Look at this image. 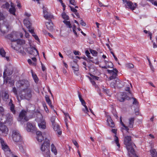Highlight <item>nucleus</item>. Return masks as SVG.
<instances>
[{"label": "nucleus", "mask_w": 157, "mask_h": 157, "mask_svg": "<svg viewBox=\"0 0 157 157\" xmlns=\"http://www.w3.org/2000/svg\"><path fill=\"white\" fill-rule=\"evenodd\" d=\"M29 85V82L27 80H22L20 81L17 83V86L20 88L22 87H26L19 94L21 99H26L29 100L32 96L31 90L28 88Z\"/></svg>", "instance_id": "1"}, {"label": "nucleus", "mask_w": 157, "mask_h": 157, "mask_svg": "<svg viewBox=\"0 0 157 157\" xmlns=\"http://www.w3.org/2000/svg\"><path fill=\"white\" fill-rule=\"evenodd\" d=\"M50 144L49 140L45 139L43 144L41 146V150L42 151L44 152L43 154L46 157H50Z\"/></svg>", "instance_id": "2"}, {"label": "nucleus", "mask_w": 157, "mask_h": 157, "mask_svg": "<svg viewBox=\"0 0 157 157\" xmlns=\"http://www.w3.org/2000/svg\"><path fill=\"white\" fill-rule=\"evenodd\" d=\"M13 73V68L11 66H9L7 67L3 73L4 83H7L8 76L12 75Z\"/></svg>", "instance_id": "3"}, {"label": "nucleus", "mask_w": 157, "mask_h": 157, "mask_svg": "<svg viewBox=\"0 0 157 157\" xmlns=\"http://www.w3.org/2000/svg\"><path fill=\"white\" fill-rule=\"evenodd\" d=\"M12 137L13 140L16 142H20L22 140V137L17 130L13 131Z\"/></svg>", "instance_id": "4"}, {"label": "nucleus", "mask_w": 157, "mask_h": 157, "mask_svg": "<svg viewBox=\"0 0 157 157\" xmlns=\"http://www.w3.org/2000/svg\"><path fill=\"white\" fill-rule=\"evenodd\" d=\"M27 112L24 110H22L20 113L17 119L18 121L21 122H25L29 120L28 117L26 116Z\"/></svg>", "instance_id": "5"}, {"label": "nucleus", "mask_w": 157, "mask_h": 157, "mask_svg": "<svg viewBox=\"0 0 157 157\" xmlns=\"http://www.w3.org/2000/svg\"><path fill=\"white\" fill-rule=\"evenodd\" d=\"M8 129L4 124L0 123V135L5 136L8 133Z\"/></svg>", "instance_id": "6"}, {"label": "nucleus", "mask_w": 157, "mask_h": 157, "mask_svg": "<svg viewBox=\"0 0 157 157\" xmlns=\"http://www.w3.org/2000/svg\"><path fill=\"white\" fill-rule=\"evenodd\" d=\"M27 52L30 55H33V56H35L39 54L38 51L37 49L31 46L30 47L26 48Z\"/></svg>", "instance_id": "7"}, {"label": "nucleus", "mask_w": 157, "mask_h": 157, "mask_svg": "<svg viewBox=\"0 0 157 157\" xmlns=\"http://www.w3.org/2000/svg\"><path fill=\"white\" fill-rule=\"evenodd\" d=\"M107 71L110 74V75H111L109 78V80H111L113 79L117 78V76L118 71L116 69H113L112 70H107Z\"/></svg>", "instance_id": "8"}, {"label": "nucleus", "mask_w": 157, "mask_h": 157, "mask_svg": "<svg viewBox=\"0 0 157 157\" xmlns=\"http://www.w3.org/2000/svg\"><path fill=\"white\" fill-rule=\"evenodd\" d=\"M137 5L136 3H135L134 4L131 1H129L127 3V4H125V6L126 8L130 9L133 10L137 6Z\"/></svg>", "instance_id": "9"}, {"label": "nucleus", "mask_w": 157, "mask_h": 157, "mask_svg": "<svg viewBox=\"0 0 157 157\" xmlns=\"http://www.w3.org/2000/svg\"><path fill=\"white\" fill-rule=\"evenodd\" d=\"M124 143L126 146L133 144V143L131 141V137L128 136H125L124 138Z\"/></svg>", "instance_id": "10"}, {"label": "nucleus", "mask_w": 157, "mask_h": 157, "mask_svg": "<svg viewBox=\"0 0 157 157\" xmlns=\"http://www.w3.org/2000/svg\"><path fill=\"white\" fill-rule=\"evenodd\" d=\"M52 127L55 131L57 132L59 135H60L61 134L62 131L60 130V128L58 123L52 125Z\"/></svg>", "instance_id": "11"}, {"label": "nucleus", "mask_w": 157, "mask_h": 157, "mask_svg": "<svg viewBox=\"0 0 157 157\" xmlns=\"http://www.w3.org/2000/svg\"><path fill=\"white\" fill-rule=\"evenodd\" d=\"M12 100L11 99H10V101L8 105L11 111L14 114L16 113V110L15 109V106L12 103Z\"/></svg>", "instance_id": "12"}, {"label": "nucleus", "mask_w": 157, "mask_h": 157, "mask_svg": "<svg viewBox=\"0 0 157 157\" xmlns=\"http://www.w3.org/2000/svg\"><path fill=\"white\" fill-rule=\"evenodd\" d=\"M9 25H2L0 27V30L2 33L4 34L7 33L9 31Z\"/></svg>", "instance_id": "13"}, {"label": "nucleus", "mask_w": 157, "mask_h": 157, "mask_svg": "<svg viewBox=\"0 0 157 157\" xmlns=\"http://www.w3.org/2000/svg\"><path fill=\"white\" fill-rule=\"evenodd\" d=\"M0 140L2 148L3 150H4L5 151H8L9 152H10V150L8 147V146L4 143V141L1 138L0 139Z\"/></svg>", "instance_id": "14"}, {"label": "nucleus", "mask_w": 157, "mask_h": 157, "mask_svg": "<svg viewBox=\"0 0 157 157\" xmlns=\"http://www.w3.org/2000/svg\"><path fill=\"white\" fill-rule=\"evenodd\" d=\"M19 34V32H13L11 34L8 35V37L10 40V39H14L15 38L16 40H17V38H18Z\"/></svg>", "instance_id": "15"}, {"label": "nucleus", "mask_w": 157, "mask_h": 157, "mask_svg": "<svg viewBox=\"0 0 157 157\" xmlns=\"http://www.w3.org/2000/svg\"><path fill=\"white\" fill-rule=\"evenodd\" d=\"M107 122L108 125L112 128H114L115 126V124L114 122L112 120L111 117L109 116H107Z\"/></svg>", "instance_id": "16"}, {"label": "nucleus", "mask_w": 157, "mask_h": 157, "mask_svg": "<svg viewBox=\"0 0 157 157\" xmlns=\"http://www.w3.org/2000/svg\"><path fill=\"white\" fill-rule=\"evenodd\" d=\"M43 13L44 14V17L46 19H51L53 18V16L51 15L49 13L47 12L46 10L44 9Z\"/></svg>", "instance_id": "17"}, {"label": "nucleus", "mask_w": 157, "mask_h": 157, "mask_svg": "<svg viewBox=\"0 0 157 157\" xmlns=\"http://www.w3.org/2000/svg\"><path fill=\"white\" fill-rule=\"evenodd\" d=\"M46 26L47 29L50 31H52L53 29V23L51 20H49L46 23Z\"/></svg>", "instance_id": "18"}, {"label": "nucleus", "mask_w": 157, "mask_h": 157, "mask_svg": "<svg viewBox=\"0 0 157 157\" xmlns=\"http://www.w3.org/2000/svg\"><path fill=\"white\" fill-rule=\"evenodd\" d=\"M37 135L36 139L39 142H41L44 139L42 135L41 132L40 131H38L36 132Z\"/></svg>", "instance_id": "19"}, {"label": "nucleus", "mask_w": 157, "mask_h": 157, "mask_svg": "<svg viewBox=\"0 0 157 157\" xmlns=\"http://www.w3.org/2000/svg\"><path fill=\"white\" fill-rule=\"evenodd\" d=\"M135 146V145L133 144H132L126 146V147L128 151L131 152L132 154H134V150L133 148V146Z\"/></svg>", "instance_id": "20"}, {"label": "nucleus", "mask_w": 157, "mask_h": 157, "mask_svg": "<svg viewBox=\"0 0 157 157\" xmlns=\"http://www.w3.org/2000/svg\"><path fill=\"white\" fill-rule=\"evenodd\" d=\"M45 98L46 102L48 103L49 105L50 106L52 109H53L55 113H56V111L54 109V107L51 104V101L49 98V96L47 95H46L45 96Z\"/></svg>", "instance_id": "21"}, {"label": "nucleus", "mask_w": 157, "mask_h": 157, "mask_svg": "<svg viewBox=\"0 0 157 157\" xmlns=\"http://www.w3.org/2000/svg\"><path fill=\"white\" fill-rule=\"evenodd\" d=\"M116 87L118 88H121L124 86V85L121 81H120L119 79L117 78L115 80Z\"/></svg>", "instance_id": "22"}, {"label": "nucleus", "mask_w": 157, "mask_h": 157, "mask_svg": "<svg viewBox=\"0 0 157 157\" xmlns=\"http://www.w3.org/2000/svg\"><path fill=\"white\" fill-rule=\"evenodd\" d=\"M10 40L11 41L16 42L17 44L20 45L25 44V41L24 40H22L19 39H18L17 40H16V38L14 39H10Z\"/></svg>", "instance_id": "23"}, {"label": "nucleus", "mask_w": 157, "mask_h": 157, "mask_svg": "<svg viewBox=\"0 0 157 157\" xmlns=\"http://www.w3.org/2000/svg\"><path fill=\"white\" fill-rule=\"evenodd\" d=\"M135 118L134 117H131L128 119V127L129 128H132L133 126Z\"/></svg>", "instance_id": "24"}, {"label": "nucleus", "mask_w": 157, "mask_h": 157, "mask_svg": "<svg viewBox=\"0 0 157 157\" xmlns=\"http://www.w3.org/2000/svg\"><path fill=\"white\" fill-rule=\"evenodd\" d=\"M27 130L30 132L31 130H33L34 129L35 126L33 125L31 123L28 122L27 124Z\"/></svg>", "instance_id": "25"}, {"label": "nucleus", "mask_w": 157, "mask_h": 157, "mask_svg": "<svg viewBox=\"0 0 157 157\" xmlns=\"http://www.w3.org/2000/svg\"><path fill=\"white\" fill-rule=\"evenodd\" d=\"M118 99L120 101L123 102L124 101L125 99L129 100L130 98L128 96H125L124 93H123V95L121 97H119Z\"/></svg>", "instance_id": "26"}, {"label": "nucleus", "mask_w": 157, "mask_h": 157, "mask_svg": "<svg viewBox=\"0 0 157 157\" xmlns=\"http://www.w3.org/2000/svg\"><path fill=\"white\" fill-rule=\"evenodd\" d=\"M38 125L40 128L44 129L46 128L45 122L44 120H42L40 123H39Z\"/></svg>", "instance_id": "27"}, {"label": "nucleus", "mask_w": 157, "mask_h": 157, "mask_svg": "<svg viewBox=\"0 0 157 157\" xmlns=\"http://www.w3.org/2000/svg\"><path fill=\"white\" fill-rule=\"evenodd\" d=\"M51 121L52 125L56 123H58V122H59L58 119L55 116H53L51 118Z\"/></svg>", "instance_id": "28"}, {"label": "nucleus", "mask_w": 157, "mask_h": 157, "mask_svg": "<svg viewBox=\"0 0 157 157\" xmlns=\"http://www.w3.org/2000/svg\"><path fill=\"white\" fill-rule=\"evenodd\" d=\"M24 23L27 28H29V27L32 26L31 23L27 19H25L24 20Z\"/></svg>", "instance_id": "29"}, {"label": "nucleus", "mask_w": 157, "mask_h": 157, "mask_svg": "<svg viewBox=\"0 0 157 157\" xmlns=\"http://www.w3.org/2000/svg\"><path fill=\"white\" fill-rule=\"evenodd\" d=\"M7 121L11 122L13 120L12 115L10 113H7L6 115Z\"/></svg>", "instance_id": "30"}, {"label": "nucleus", "mask_w": 157, "mask_h": 157, "mask_svg": "<svg viewBox=\"0 0 157 157\" xmlns=\"http://www.w3.org/2000/svg\"><path fill=\"white\" fill-rule=\"evenodd\" d=\"M16 10L15 7L10 8L9 10V12L10 14L15 15Z\"/></svg>", "instance_id": "31"}, {"label": "nucleus", "mask_w": 157, "mask_h": 157, "mask_svg": "<svg viewBox=\"0 0 157 157\" xmlns=\"http://www.w3.org/2000/svg\"><path fill=\"white\" fill-rule=\"evenodd\" d=\"M51 151L54 153V154L56 155L57 154V151L56 149V147L54 146V145L53 144H52L51 145Z\"/></svg>", "instance_id": "32"}, {"label": "nucleus", "mask_w": 157, "mask_h": 157, "mask_svg": "<svg viewBox=\"0 0 157 157\" xmlns=\"http://www.w3.org/2000/svg\"><path fill=\"white\" fill-rule=\"evenodd\" d=\"M150 152L152 156H156L157 155V152L155 149H151L150 150Z\"/></svg>", "instance_id": "33"}, {"label": "nucleus", "mask_w": 157, "mask_h": 157, "mask_svg": "<svg viewBox=\"0 0 157 157\" xmlns=\"http://www.w3.org/2000/svg\"><path fill=\"white\" fill-rule=\"evenodd\" d=\"M86 104H84L82 105L85 108H83L82 110L85 113H87L89 112V111L88 107L86 105Z\"/></svg>", "instance_id": "34"}, {"label": "nucleus", "mask_w": 157, "mask_h": 157, "mask_svg": "<svg viewBox=\"0 0 157 157\" xmlns=\"http://www.w3.org/2000/svg\"><path fill=\"white\" fill-rule=\"evenodd\" d=\"M72 68L73 70L75 71H77L79 70V66L77 64H75L74 66H72Z\"/></svg>", "instance_id": "35"}, {"label": "nucleus", "mask_w": 157, "mask_h": 157, "mask_svg": "<svg viewBox=\"0 0 157 157\" xmlns=\"http://www.w3.org/2000/svg\"><path fill=\"white\" fill-rule=\"evenodd\" d=\"M3 96V99L4 100L6 101L9 98V96L7 93L6 92H5L4 93Z\"/></svg>", "instance_id": "36"}, {"label": "nucleus", "mask_w": 157, "mask_h": 157, "mask_svg": "<svg viewBox=\"0 0 157 157\" xmlns=\"http://www.w3.org/2000/svg\"><path fill=\"white\" fill-rule=\"evenodd\" d=\"M63 22L66 24L67 27L69 28H71L72 27V26L71 25L70 21H66L65 20L63 21Z\"/></svg>", "instance_id": "37"}, {"label": "nucleus", "mask_w": 157, "mask_h": 157, "mask_svg": "<svg viewBox=\"0 0 157 157\" xmlns=\"http://www.w3.org/2000/svg\"><path fill=\"white\" fill-rule=\"evenodd\" d=\"M62 18L65 20H68L69 19V16L67 15L66 13L64 12L62 14Z\"/></svg>", "instance_id": "38"}, {"label": "nucleus", "mask_w": 157, "mask_h": 157, "mask_svg": "<svg viewBox=\"0 0 157 157\" xmlns=\"http://www.w3.org/2000/svg\"><path fill=\"white\" fill-rule=\"evenodd\" d=\"M114 137V140L115 141V142L117 145V146L118 147H119L120 146V145L119 143V140H118V137L117 136H116V135H115Z\"/></svg>", "instance_id": "39"}, {"label": "nucleus", "mask_w": 157, "mask_h": 157, "mask_svg": "<svg viewBox=\"0 0 157 157\" xmlns=\"http://www.w3.org/2000/svg\"><path fill=\"white\" fill-rule=\"evenodd\" d=\"M6 52L4 50L3 48L0 49V55L2 56V57H5Z\"/></svg>", "instance_id": "40"}, {"label": "nucleus", "mask_w": 157, "mask_h": 157, "mask_svg": "<svg viewBox=\"0 0 157 157\" xmlns=\"http://www.w3.org/2000/svg\"><path fill=\"white\" fill-rule=\"evenodd\" d=\"M5 18V17L4 16L3 13L0 12V20H4Z\"/></svg>", "instance_id": "41"}, {"label": "nucleus", "mask_w": 157, "mask_h": 157, "mask_svg": "<svg viewBox=\"0 0 157 157\" xmlns=\"http://www.w3.org/2000/svg\"><path fill=\"white\" fill-rule=\"evenodd\" d=\"M127 67L128 68H132L134 67V65L132 63H128L126 65Z\"/></svg>", "instance_id": "42"}, {"label": "nucleus", "mask_w": 157, "mask_h": 157, "mask_svg": "<svg viewBox=\"0 0 157 157\" xmlns=\"http://www.w3.org/2000/svg\"><path fill=\"white\" fill-rule=\"evenodd\" d=\"M8 81L7 82H9V83H10L11 84H13L14 83V81L13 80L11 79V78L9 77H8Z\"/></svg>", "instance_id": "43"}, {"label": "nucleus", "mask_w": 157, "mask_h": 157, "mask_svg": "<svg viewBox=\"0 0 157 157\" xmlns=\"http://www.w3.org/2000/svg\"><path fill=\"white\" fill-rule=\"evenodd\" d=\"M90 52L94 56H96L97 55L98 52L96 51L90 50Z\"/></svg>", "instance_id": "44"}, {"label": "nucleus", "mask_w": 157, "mask_h": 157, "mask_svg": "<svg viewBox=\"0 0 157 157\" xmlns=\"http://www.w3.org/2000/svg\"><path fill=\"white\" fill-rule=\"evenodd\" d=\"M106 65L107 66L108 68H113V64L111 62H108Z\"/></svg>", "instance_id": "45"}, {"label": "nucleus", "mask_w": 157, "mask_h": 157, "mask_svg": "<svg viewBox=\"0 0 157 157\" xmlns=\"http://www.w3.org/2000/svg\"><path fill=\"white\" fill-rule=\"evenodd\" d=\"M125 90L126 91L128 92V93H127V95H128V96L132 95L130 91V88L129 87H126Z\"/></svg>", "instance_id": "46"}, {"label": "nucleus", "mask_w": 157, "mask_h": 157, "mask_svg": "<svg viewBox=\"0 0 157 157\" xmlns=\"http://www.w3.org/2000/svg\"><path fill=\"white\" fill-rule=\"evenodd\" d=\"M33 77V78L34 80L36 82L38 81V78L36 75L32 74Z\"/></svg>", "instance_id": "47"}, {"label": "nucleus", "mask_w": 157, "mask_h": 157, "mask_svg": "<svg viewBox=\"0 0 157 157\" xmlns=\"http://www.w3.org/2000/svg\"><path fill=\"white\" fill-rule=\"evenodd\" d=\"M29 29V30L30 32L33 34H34L35 33L34 32V29L32 27V26L31 27H29V28H28Z\"/></svg>", "instance_id": "48"}, {"label": "nucleus", "mask_w": 157, "mask_h": 157, "mask_svg": "<svg viewBox=\"0 0 157 157\" xmlns=\"http://www.w3.org/2000/svg\"><path fill=\"white\" fill-rule=\"evenodd\" d=\"M110 85L111 87L112 88H115L116 87L115 81L112 82Z\"/></svg>", "instance_id": "49"}, {"label": "nucleus", "mask_w": 157, "mask_h": 157, "mask_svg": "<svg viewBox=\"0 0 157 157\" xmlns=\"http://www.w3.org/2000/svg\"><path fill=\"white\" fill-rule=\"evenodd\" d=\"M9 6L10 5L9 3L8 2H6L4 5H3V7L4 8L8 9L9 7Z\"/></svg>", "instance_id": "50"}, {"label": "nucleus", "mask_w": 157, "mask_h": 157, "mask_svg": "<svg viewBox=\"0 0 157 157\" xmlns=\"http://www.w3.org/2000/svg\"><path fill=\"white\" fill-rule=\"evenodd\" d=\"M121 124L123 126V127L128 132V130H129V128L128 127L125 126L123 122L121 123Z\"/></svg>", "instance_id": "51"}, {"label": "nucleus", "mask_w": 157, "mask_h": 157, "mask_svg": "<svg viewBox=\"0 0 157 157\" xmlns=\"http://www.w3.org/2000/svg\"><path fill=\"white\" fill-rule=\"evenodd\" d=\"M69 2L71 4L75 6L76 4L75 0H70Z\"/></svg>", "instance_id": "52"}, {"label": "nucleus", "mask_w": 157, "mask_h": 157, "mask_svg": "<svg viewBox=\"0 0 157 157\" xmlns=\"http://www.w3.org/2000/svg\"><path fill=\"white\" fill-rule=\"evenodd\" d=\"M132 99L133 100V104L137 105L138 103L136 100V99L134 98H132Z\"/></svg>", "instance_id": "53"}, {"label": "nucleus", "mask_w": 157, "mask_h": 157, "mask_svg": "<svg viewBox=\"0 0 157 157\" xmlns=\"http://www.w3.org/2000/svg\"><path fill=\"white\" fill-rule=\"evenodd\" d=\"M74 144L78 148L79 147L78 144L76 141L75 140H73L72 141Z\"/></svg>", "instance_id": "54"}, {"label": "nucleus", "mask_w": 157, "mask_h": 157, "mask_svg": "<svg viewBox=\"0 0 157 157\" xmlns=\"http://www.w3.org/2000/svg\"><path fill=\"white\" fill-rule=\"evenodd\" d=\"M69 7H70L71 11L75 13L76 12H77V10L74 7H73L70 6H69Z\"/></svg>", "instance_id": "55"}, {"label": "nucleus", "mask_w": 157, "mask_h": 157, "mask_svg": "<svg viewBox=\"0 0 157 157\" xmlns=\"http://www.w3.org/2000/svg\"><path fill=\"white\" fill-rule=\"evenodd\" d=\"M147 60L148 61V62H149V65H150V67H151V69L153 70V67L152 66L151 64V61H150V59L147 58Z\"/></svg>", "instance_id": "56"}, {"label": "nucleus", "mask_w": 157, "mask_h": 157, "mask_svg": "<svg viewBox=\"0 0 157 157\" xmlns=\"http://www.w3.org/2000/svg\"><path fill=\"white\" fill-rule=\"evenodd\" d=\"M19 149L21 152L22 153L25 152L24 150L23 149V147L22 146H19Z\"/></svg>", "instance_id": "57"}, {"label": "nucleus", "mask_w": 157, "mask_h": 157, "mask_svg": "<svg viewBox=\"0 0 157 157\" xmlns=\"http://www.w3.org/2000/svg\"><path fill=\"white\" fill-rule=\"evenodd\" d=\"M80 24L82 26H85L86 25V23L84 22L82 19L81 20Z\"/></svg>", "instance_id": "58"}, {"label": "nucleus", "mask_w": 157, "mask_h": 157, "mask_svg": "<svg viewBox=\"0 0 157 157\" xmlns=\"http://www.w3.org/2000/svg\"><path fill=\"white\" fill-rule=\"evenodd\" d=\"M103 92L104 93H105L107 94H108V93H109V91L108 89L105 88H103Z\"/></svg>", "instance_id": "59"}, {"label": "nucleus", "mask_w": 157, "mask_h": 157, "mask_svg": "<svg viewBox=\"0 0 157 157\" xmlns=\"http://www.w3.org/2000/svg\"><path fill=\"white\" fill-rule=\"evenodd\" d=\"M34 37L35 39L38 41H39V39L38 36L35 34L32 35Z\"/></svg>", "instance_id": "60"}, {"label": "nucleus", "mask_w": 157, "mask_h": 157, "mask_svg": "<svg viewBox=\"0 0 157 157\" xmlns=\"http://www.w3.org/2000/svg\"><path fill=\"white\" fill-rule=\"evenodd\" d=\"M12 90L13 92L16 95H17V90L16 88L15 87H13V88Z\"/></svg>", "instance_id": "61"}, {"label": "nucleus", "mask_w": 157, "mask_h": 157, "mask_svg": "<svg viewBox=\"0 0 157 157\" xmlns=\"http://www.w3.org/2000/svg\"><path fill=\"white\" fill-rule=\"evenodd\" d=\"M91 76L92 78L94 79H96L97 80H98L99 79V78L98 77L95 76H94L93 75H91Z\"/></svg>", "instance_id": "62"}, {"label": "nucleus", "mask_w": 157, "mask_h": 157, "mask_svg": "<svg viewBox=\"0 0 157 157\" xmlns=\"http://www.w3.org/2000/svg\"><path fill=\"white\" fill-rule=\"evenodd\" d=\"M78 97L79 99V100L80 101L82 100L83 99L82 98V96L81 94L79 92H78Z\"/></svg>", "instance_id": "63"}, {"label": "nucleus", "mask_w": 157, "mask_h": 157, "mask_svg": "<svg viewBox=\"0 0 157 157\" xmlns=\"http://www.w3.org/2000/svg\"><path fill=\"white\" fill-rule=\"evenodd\" d=\"M89 78L92 84L93 85H94L95 84V82H94V81L91 78L89 77Z\"/></svg>", "instance_id": "64"}]
</instances>
